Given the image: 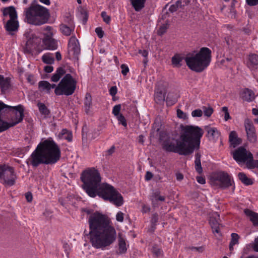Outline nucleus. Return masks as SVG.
Wrapping results in <instances>:
<instances>
[{"instance_id":"61","label":"nucleus","mask_w":258,"mask_h":258,"mask_svg":"<svg viewBox=\"0 0 258 258\" xmlns=\"http://www.w3.org/2000/svg\"><path fill=\"white\" fill-rule=\"evenodd\" d=\"M246 2L249 6H255L258 4V0H246Z\"/></svg>"},{"instance_id":"12","label":"nucleus","mask_w":258,"mask_h":258,"mask_svg":"<svg viewBox=\"0 0 258 258\" xmlns=\"http://www.w3.org/2000/svg\"><path fill=\"white\" fill-rule=\"evenodd\" d=\"M214 181L220 187L224 189L232 185V180L229 174L225 172H219L215 175Z\"/></svg>"},{"instance_id":"39","label":"nucleus","mask_w":258,"mask_h":258,"mask_svg":"<svg viewBox=\"0 0 258 258\" xmlns=\"http://www.w3.org/2000/svg\"><path fill=\"white\" fill-rule=\"evenodd\" d=\"M239 238L237 234L234 233L231 234V240L229 244V248L231 250L233 249V245L238 243Z\"/></svg>"},{"instance_id":"60","label":"nucleus","mask_w":258,"mask_h":258,"mask_svg":"<svg viewBox=\"0 0 258 258\" xmlns=\"http://www.w3.org/2000/svg\"><path fill=\"white\" fill-rule=\"evenodd\" d=\"M252 248L254 251L258 252V237L255 238Z\"/></svg>"},{"instance_id":"14","label":"nucleus","mask_w":258,"mask_h":258,"mask_svg":"<svg viewBox=\"0 0 258 258\" xmlns=\"http://www.w3.org/2000/svg\"><path fill=\"white\" fill-rule=\"evenodd\" d=\"M68 46L69 52L72 53L73 56L78 58L80 53V47L78 40L75 36L71 37Z\"/></svg>"},{"instance_id":"8","label":"nucleus","mask_w":258,"mask_h":258,"mask_svg":"<svg viewBox=\"0 0 258 258\" xmlns=\"http://www.w3.org/2000/svg\"><path fill=\"white\" fill-rule=\"evenodd\" d=\"M24 108L22 105L12 106L0 101V112L2 116L5 115L6 114H9L10 116V122L6 121L9 128L22 122L24 117Z\"/></svg>"},{"instance_id":"46","label":"nucleus","mask_w":258,"mask_h":258,"mask_svg":"<svg viewBox=\"0 0 258 258\" xmlns=\"http://www.w3.org/2000/svg\"><path fill=\"white\" fill-rule=\"evenodd\" d=\"M33 40L29 39L28 40L26 43V48H25V52L30 53L31 50V45L32 44Z\"/></svg>"},{"instance_id":"1","label":"nucleus","mask_w":258,"mask_h":258,"mask_svg":"<svg viewBox=\"0 0 258 258\" xmlns=\"http://www.w3.org/2000/svg\"><path fill=\"white\" fill-rule=\"evenodd\" d=\"M81 179L83 182V188L90 197L95 198L97 195L116 207L123 205L124 201L121 195L113 186L106 183H101L100 173L95 168L83 171Z\"/></svg>"},{"instance_id":"56","label":"nucleus","mask_w":258,"mask_h":258,"mask_svg":"<svg viewBox=\"0 0 258 258\" xmlns=\"http://www.w3.org/2000/svg\"><path fill=\"white\" fill-rule=\"evenodd\" d=\"M117 88L116 86L111 87L109 90L110 94L112 96H114L117 93Z\"/></svg>"},{"instance_id":"48","label":"nucleus","mask_w":258,"mask_h":258,"mask_svg":"<svg viewBox=\"0 0 258 258\" xmlns=\"http://www.w3.org/2000/svg\"><path fill=\"white\" fill-rule=\"evenodd\" d=\"M203 115V111L200 109L194 110L191 112L193 117H201Z\"/></svg>"},{"instance_id":"17","label":"nucleus","mask_w":258,"mask_h":258,"mask_svg":"<svg viewBox=\"0 0 258 258\" xmlns=\"http://www.w3.org/2000/svg\"><path fill=\"white\" fill-rule=\"evenodd\" d=\"M6 30L12 35V32L16 31L18 30L19 27V23L17 19L9 20L7 22L5 26Z\"/></svg>"},{"instance_id":"59","label":"nucleus","mask_w":258,"mask_h":258,"mask_svg":"<svg viewBox=\"0 0 258 258\" xmlns=\"http://www.w3.org/2000/svg\"><path fill=\"white\" fill-rule=\"evenodd\" d=\"M81 14L83 15V22L85 23L88 19V14L86 11L85 10H82L81 12Z\"/></svg>"},{"instance_id":"31","label":"nucleus","mask_w":258,"mask_h":258,"mask_svg":"<svg viewBox=\"0 0 258 258\" xmlns=\"http://www.w3.org/2000/svg\"><path fill=\"white\" fill-rule=\"evenodd\" d=\"M84 105L85 112L88 113L92 106V97L90 93H87L86 94L84 100Z\"/></svg>"},{"instance_id":"58","label":"nucleus","mask_w":258,"mask_h":258,"mask_svg":"<svg viewBox=\"0 0 258 258\" xmlns=\"http://www.w3.org/2000/svg\"><path fill=\"white\" fill-rule=\"evenodd\" d=\"M27 80L31 84H34L35 83V81L33 75H29L27 78Z\"/></svg>"},{"instance_id":"44","label":"nucleus","mask_w":258,"mask_h":258,"mask_svg":"<svg viewBox=\"0 0 258 258\" xmlns=\"http://www.w3.org/2000/svg\"><path fill=\"white\" fill-rule=\"evenodd\" d=\"M101 16L102 18H103V20L104 22H105L106 24H108L110 22V17L107 15V13L106 12H102L101 14Z\"/></svg>"},{"instance_id":"57","label":"nucleus","mask_w":258,"mask_h":258,"mask_svg":"<svg viewBox=\"0 0 258 258\" xmlns=\"http://www.w3.org/2000/svg\"><path fill=\"white\" fill-rule=\"evenodd\" d=\"M25 197L28 202H31L33 200L32 194L30 192H28L25 194Z\"/></svg>"},{"instance_id":"63","label":"nucleus","mask_w":258,"mask_h":258,"mask_svg":"<svg viewBox=\"0 0 258 258\" xmlns=\"http://www.w3.org/2000/svg\"><path fill=\"white\" fill-rule=\"evenodd\" d=\"M115 152V147L112 146L109 149L107 150L106 153L107 155L110 156Z\"/></svg>"},{"instance_id":"30","label":"nucleus","mask_w":258,"mask_h":258,"mask_svg":"<svg viewBox=\"0 0 258 258\" xmlns=\"http://www.w3.org/2000/svg\"><path fill=\"white\" fill-rule=\"evenodd\" d=\"M60 30L64 35L70 36L74 31V27L73 26H68L62 24L60 25Z\"/></svg>"},{"instance_id":"7","label":"nucleus","mask_w":258,"mask_h":258,"mask_svg":"<svg viewBox=\"0 0 258 258\" xmlns=\"http://www.w3.org/2000/svg\"><path fill=\"white\" fill-rule=\"evenodd\" d=\"M159 141L162 143L163 149L167 152L177 153L183 155H188L184 143L179 139L176 140L175 144L173 136L165 131L160 133Z\"/></svg>"},{"instance_id":"28","label":"nucleus","mask_w":258,"mask_h":258,"mask_svg":"<svg viewBox=\"0 0 258 258\" xmlns=\"http://www.w3.org/2000/svg\"><path fill=\"white\" fill-rule=\"evenodd\" d=\"M153 206H155L156 204V202L158 201H160L161 202H163L165 201V197L164 196H162L160 195V192L159 191H155L153 193L152 195L150 198Z\"/></svg>"},{"instance_id":"21","label":"nucleus","mask_w":258,"mask_h":258,"mask_svg":"<svg viewBox=\"0 0 258 258\" xmlns=\"http://www.w3.org/2000/svg\"><path fill=\"white\" fill-rule=\"evenodd\" d=\"M10 87V81L8 78H4L2 75H0V88L2 93L5 94Z\"/></svg>"},{"instance_id":"15","label":"nucleus","mask_w":258,"mask_h":258,"mask_svg":"<svg viewBox=\"0 0 258 258\" xmlns=\"http://www.w3.org/2000/svg\"><path fill=\"white\" fill-rule=\"evenodd\" d=\"M52 33L45 34L43 42L45 48L48 50H55L57 48V42L52 37Z\"/></svg>"},{"instance_id":"42","label":"nucleus","mask_w":258,"mask_h":258,"mask_svg":"<svg viewBox=\"0 0 258 258\" xmlns=\"http://www.w3.org/2000/svg\"><path fill=\"white\" fill-rule=\"evenodd\" d=\"M116 117L119 123L121 124L124 127L127 126L126 120L124 116L122 114L117 115Z\"/></svg>"},{"instance_id":"37","label":"nucleus","mask_w":258,"mask_h":258,"mask_svg":"<svg viewBox=\"0 0 258 258\" xmlns=\"http://www.w3.org/2000/svg\"><path fill=\"white\" fill-rule=\"evenodd\" d=\"M38 86L40 89L45 91L46 93H50V84L46 81H41L39 82Z\"/></svg>"},{"instance_id":"29","label":"nucleus","mask_w":258,"mask_h":258,"mask_svg":"<svg viewBox=\"0 0 258 258\" xmlns=\"http://www.w3.org/2000/svg\"><path fill=\"white\" fill-rule=\"evenodd\" d=\"M201 155L199 153H196L195 155V169L196 171L199 174H201L203 172V168L201 162Z\"/></svg>"},{"instance_id":"2","label":"nucleus","mask_w":258,"mask_h":258,"mask_svg":"<svg viewBox=\"0 0 258 258\" xmlns=\"http://www.w3.org/2000/svg\"><path fill=\"white\" fill-rule=\"evenodd\" d=\"M90 243L96 249L104 250L115 241L116 232L107 216L98 212L88 218Z\"/></svg>"},{"instance_id":"49","label":"nucleus","mask_w":258,"mask_h":258,"mask_svg":"<svg viewBox=\"0 0 258 258\" xmlns=\"http://www.w3.org/2000/svg\"><path fill=\"white\" fill-rule=\"evenodd\" d=\"M167 29V27L166 25H162L158 30V34L160 36L162 35L166 32Z\"/></svg>"},{"instance_id":"52","label":"nucleus","mask_w":258,"mask_h":258,"mask_svg":"<svg viewBox=\"0 0 258 258\" xmlns=\"http://www.w3.org/2000/svg\"><path fill=\"white\" fill-rule=\"evenodd\" d=\"M222 110L225 113L224 114V119L226 121L230 118V116L228 112V108L227 107H223L222 108Z\"/></svg>"},{"instance_id":"10","label":"nucleus","mask_w":258,"mask_h":258,"mask_svg":"<svg viewBox=\"0 0 258 258\" xmlns=\"http://www.w3.org/2000/svg\"><path fill=\"white\" fill-rule=\"evenodd\" d=\"M16 174L12 167L8 165H0V182L5 185L12 186L15 184Z\"/></svg>"},{"instance_id":"41","label":"nucleus","mask_w":258,"mask_h":258,"mask_svg":"<svg viewBox=\"0 0 258 258\" xmlns=\"http://www.w3.org/2000/svg\"><path fill=\"white\" fill-rule=\"evenodd\" d=\"M203 113H204V115L207 117H210L213 112V109L211 106L208 107L203 106Z\"/></svg>"},{"instance_id":"34","label":"nucleus","mask_w":258,"mask_h":258,"mask_svg":"<svg viewBox=\"0 0 258 258\" xmlns=\"http://www.w3.org/2000/svg\"><path fill=\"white\" fill-rule=\"evenodd\" d=\"M182 59V57L179 54H176L172 57V63L174 67L179 68L181 66V62Z\"/></svg>"},{"instance_id":"23","label":"nucleus","mask_w":258,"mask_h":258,"mask_svg":"<svg viewBox=\"0 0 258 258\" xmlns=\"http://www.w3.org/2000/svg\"><path fill=\"white\" fill-rule=\"evenodd\" d=\"M258 65V55L256 54H250L248 55L247 62V67L250 69H254Z\"/></svg>"},{"instance_id":"13","label":"nucleus","mask_w":258,"mask_h":258,"mask_svg":"<svg viewBox=\"0 0 258 258\" xmlns=\"http://www.w3.org/2000/svg\"><path fill=\"white\" fill-rule=\"evenodd\" d=\"M244 126L246 133L247 140L252 143H255L257 141V137L255 134V129L249 119H246L244 121Z\"/></svg>"},{"instance_id":"38","label":"nucleus","mask_w":258,"mask_h":258,"mask_svg":"<svg viewBox=\"0 0 258 258\" xmlns=\"http://www.w3.org/2000/svg\"><path fill=\"white\" fill-rule=\"evenodd\" d=\"M37 106L39 108L40 112L42 114H43L44 115H48L49 114L50 111L44 103L39 102L37 104Z\"/></svg>"},{"instance_id":"4","label":"nucleus","mask_w":258,"mask_h":258,"mask_svg":"<svg viewBox=\"0 0 258 258\" xmlns=\"http://www.w3.org/2000/svg\"><path fill=\"white\" fill-rule=\"evenodd\" d=\"M180 128V139L184 143L185 148L189 155L195 149H199L204 131L198 126L191 125L181 124Z\"/></svg>"},{"instance_id":"18","label":"nucleus","mask_w":258,"mask_h":258,"mask_svg":"<svg viewBox=\"0 0 258 258\" xmlns=\"http://www.w3.org/2000/svg\"><path fill=\"white\" fill-rule=\"evenodd\" d=\"M229 141L230 143V146L233 148H235L241 144L242 140L238 137L235 131H232L229 134Z\"/></svg>"},{"instance_id":"36","label":"nucleus","mask_w":258,"mask_h":258,"mask_svg":"<svg viewBox=\"0 0 258 258\" xmlns=\"http://www.w3.org/2000/svg\"><path fill=\"white\" fill-rule=\"evenodd\" d=\"M43 62L46 64H52L54 63V58L50 53H46L42 56Z\"/></svg>"},{"instance_id":"54","label":"nucleus","mask_w":258,"mask_h":258,"mask_svg":"<svg viewBox=\"0 0 258 258\" xmlns=\"http://www.w3.org/2000/svg\"><path fill=\"white\" fill-rule=\"evenodd\" d=\"M95 32L96 33L98 36L101 38L103 37L104 35V31L102 30V28L100 27H97L95 29Z\"/></svg>"},{"instance_id":"32","label":"nucleus","mask_w":258,"mask_h":258,"mask_svg":"<svg viewBox=\"0 0 258 258\" xmlns=\"http://www.w3.org/2000/svg\"><path fill=\"white\" fill-rule=\"evenodd\" d=\"M239 180L246 185H251L253 183L252 180L247 177L243 172H240L238 174Z\"/></svg>"},{"instance_id":"33","label":"nucleus","mask_w":258,"mask_h":258,"mask_svg":"<svg viewBox=\"0 0 258 258\" xmlns=\"http://www.w3.org/2000/svg\"><path fill=\"white\" fill-rule=\"evenodd\" d=\"M177 100V95L173 93H168L166 98V102L168 105H172L175 104Z\"/></svg>"},{"instance_id":"20","label":"nucleus","mask_w":258,"mask_h":258,"mask_svg":"<svg viewBox=\"0 0 258 258\" xmlns=\"http://www.w3.org/2000/svg\"><path fill=\"white\" fill-rule=\"evenodd\" d=\"M187 0H177L174 4L171 5L169 9V11L173 13L177 11L179 9L182 8L188 4Z\"/></svg>"},{"instance_id":"19","label":"nucleus","mask_w":258,"mask_h":258,"mask_svg":"<svg viewBox=\"0 0 258 258\" xmlns=\"http://www.w3.org/2000/svg\"><path fill=\"white\" fill-rule=\"evenodd\" d=\"M242 99L247 102H251L255 98L254 93L250 89L245 88L241 93Z\"/></svg>"},{"instance_id":"9","label":"nucleus","mask_w":258,"mask_h":258,"mask_svg":"<svg viewBox=\"0 0 258 258\" xmlns=\"http://www.w3.org/2000/svg\"><path fill=\"white\" fill-rule=\"evenodd\" d=\"M77 82L70 74H66L61 79L54 92L56 95H65L69 96L72 95L76 89Z\"/></svg>"},{"instance_id":"55","label":"nucleus","mask_w":258,"mask_h":258,"mask_svg":"<svg viewBox=\"0 0 258 258\" xmlns=\"http://www.w3.org/2000/svg\"><path fill=\"white\" fill-rule=\"evenodd\" d=\"M190 249L191 250H196L197 251H198L199 252H202L205 249L204 246H199V247L192 246V247H190Z\"/></svg>"},{"instance_id":"62","label":"nucleus","mask_w":258,"mask_h":258,"mask_svg":"<svg viewBox=\"0 0 258 258\" xmlns=\"http://www.w3.org/2000/svg\"><path fill=\"white\" fill-rule=\"evenodd\" d=\"M45 72L47 73H50L52 72L53 70V68L52 66H46L44 67V69Z\"/></svg>"},{"instance_id":"11","label":"nucleus","mask_w":258,"mask_h":258,"mask_svg":"<svg viewBox=\"0 0 258 258\" xmlns=\"http://www.w3.org/2000/svg\"><path fill=\"white\" fill-rule=\"evenodd\" d=\"M233 159L238 163H249L253 160V155L244 147L241 146L232 152Z\"/></svg>"},{"instance_id":"22","label":"nucleus","mask_w":258,"mask_h":258,"mask_svg":"<svg viewBox=\"0 0 258 258\" xmlns=\"http://www.w3.org/2000/svg\"><path fill=\"white\" fill-rule=\"evenodd\" d=\"M3 15L5 17L9 15L10 18V20L17 19V12L13 6L5 8L3 10Z\"/></svg>"},{"instance_id":"27","label":"nucleus","mask_w":258,"mask_h":258,"mask_svg":"<svg viewBox=\"0 0 258 258\" xmlns=\"http://www.w3.org/2000/svg\"><path fill=\"white\" fill-rule=\"evenodd\" d=\"M131 4L137 12L140 11L144 7L146 0H130Z\"/></svg>"},{"instance_id":"6","label":"nucleus","mask_w":258,"mask_h":258,"mask_svg":"<svg viewBox=\"0 0 258 258\" xmlns=\"http://www.w3.org/2000/svg\"><path fill=\"white\" fill-rule=\"evenodd\" d=\"M25 20L34 25H41L46 23L48 19V10L39 5L32 4L25 11Z\"/></svg>"},{"instance_id":"47","label":"nucleus","mask_w":258,"mask_h":258,"mask_svg":"<svg viewBox=\"0 0 258 258\" xmlns=\"http://www.w3.org/2000/svg\"><path fill=\"white\" fill-rule=\"evenodd\" d=\"M158 220V214L156 213L154 214L152 216L151 221L152 226L153 228L155 227V226L156 225Z\"/></svg>"},{"instance_id":"3","label":"nucleus","mask_w":258,"mask_h":258,"mask_svg":"<svg viewBox=\"0 0 258 258\" xmlns=\"http://www.w3.org/2000/svg\"><path fill=\"white\" fill-rule=\"evenodd\" d=\"M61 152L58 146L51 139L40 143L29 159L33 167L40 164H53L60 158Z\"/></svg>"},{"instance_id":"43","label":"nucleus","mask_w":258,"mask_h":258,"mask_svg":"<svg viewBox=\"0 0 258 258\" xmlns=\"http://www.w3.org/2000/svg\"><path fill=\"white\" fill-rule=\"evenodd\" d=\"M208 134L212 137L213 138H214L216 135H219V133L218 131L216 130V128L214 127L210 128L208 130Z\"/></svg>"},{"instance_id":"25","label":"nucleus","mask_w":258,"mask_h":258,"mask_svg":"<svg viewBox=\"0 0 258 258\" xmlns=\"http://www.w3.org/2000/svg\"><path fill=\"white\" fill-rule=\"evenodd\" d=\"M66 71L62 67H59L57 69L56 72L52 75L51 78V80L54 82H57L59 80L61 77L64 75Z\"/></svg>"},{"instance_id":"64","label":"nucleus","mask_w":258,"mask_h":258,"mask_svg":"<svg viewBox=\"0 0 258 258\" xmlns=\"http://www.w3.org/2000/svg\"><path fill=\"white\" fill-rule=\"evenodd\" d=\"M197 180L199 183L202 184H205L206 182L205 179L202 176H197Z\"/></svg>"},{"instance_id":"5","label":"nucleus","mask_w":258,"mask_h":258,"mask_svg":"<svg viewBox=\"0 0 258 258\" xmlns=\"http://www.w3.org/2000/svg\"><path fill=\"white\" fill-rule=\"evenodd\" d=\"M211 53L209 48L202 47L197 54H188L185 57V61L190 69L196 72H201L209 65Z\"/></svg>"},{"instance_id":"40","label":"nucleus","mask_w":258,"mask_h":258,"mask_svg":"<svg viewBox=\"0 0 258 258\" xmlns=\"http://www.w3.org/2000/svg\"><path fill=\"white\" fill-rule=\"evenodd\" d=\"M152 252L157 257L163 255L162 250L157 245H154L152 248Z\"/></svg>"},{"instance_id":"50","label":"nucleus","mask_w":258,"mask_h":258,"mask_svg":"<svg viewBox=\"0 0 258 258\" xmlns=\"http://www.w3.org/2000/svg\"><path fill=\"white\" fill-rule=\"evenodd\" d=\"M124 219V214L121 212H118L116 215V220L119 222H122Z\"/></svg>"},{"instance_id":"16","label":"nucleus","mask_w":258,"mask_h":258,"mask_svg":"<svg viewBox=\"0 0 258 258\" xmlns=\"http://www.w3.org/2000/svg\"><path fill=\"white\" fill-rule=\"evenodd\" d=\"M219 220L220 216L217 212L212 214L210 217L209 223L214 234L219 233Z\"/></svg>"},{"instance_id":"26","label":"nucleus","mask_w":258,"mask_h":258,"mask_svg":"<svg viewBox=\"0 0 258 258\" xmlns=\"http://www.w3.org/2000/svg\"><path fill=\"white\" fill-rule=\"evenodd\" d=\"M118 249L117 253L119 254L125 253L127 250V247L125 240L121 237L118 238Z\"/></svg>"},{"instance_id":"24","label":"nucleus","mask_w":258,"mask_h":258,"mask_svg":"<svg viewBox=\"0 0 258 258\" xmlns=\"http://www.w3.org/2000/svg\"><path fill=\"white\" fill-rule=\"evenodd\" d=\"M244 212L245 215L249 217L250 220L252 222L253 225L258 226V213L249 209H245Z\"/></svg>"},{"instance_id":"51","label":"nucleus","mask_w":258,"mask_h":258,"mask_svg":"<svg viewBox=\"0 0 258 258\" xmlns=\"http://www.w3.org/2000/svg\"><path fill=\"white\" fill-rule=\"evenodd\" d=\"M177 115L178 117L182 119L187 118V115L185 113L183 112L181 110L178 109L177 110Z\"/></svg>"},{"instance_id":"45","label":"nucleus","mask_w":258,"mask_h":258,"mask_svg":"<svg viewBox=\"0 0 258 258\" xmlns=\"http://www.w3.org/2000/svg\"><path fill=\"white\" fill-rule=\"evenodd\" d=\"M121 110V105L120 104H117L115 105L112 110V113L114 114V116H117L119 115V112Z\"/></svg>"},{"instance_id":"35","label":"nucleus","mask_w":258,"mask_h":258,"mask_svg":"<svg viewBox=\"0 0 258 258\" xmlns=\"http://www.w3.org/2000/svg\"><path fill=\"white\" fill-rule=\"evenodd\" d=\"M155 100L157 103H161L165 100L164 93L162 91H156L154 95Z\"/></svg>"},{"instance_id":"53","label":"nucleus","mask_w":258,"mask_h":258,"mask_svg":"<svg viewBox=\"0 0 258 258\" xmlns=\"http://www.w3.org/2000/svg\"><path fill=\"white\" fill-rule=\"evenodd\" d=\"M120 68L121 69V73L123 75L125 76L127 73L129 72L128 68L124 64L121 65Z\"/></svg>"}]
</instances>
